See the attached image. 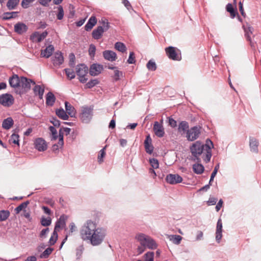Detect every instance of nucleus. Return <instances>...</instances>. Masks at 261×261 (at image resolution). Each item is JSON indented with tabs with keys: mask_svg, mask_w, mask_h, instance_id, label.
Masks as SVG:
<instances>
[{
	"mask_svg": "<svg viewBox=\"0 0 261 261\" xmlns=\"http://www.w3.org/2000/svg\"><path fill=\"white\" fill-rule=\"evenodd\" d=\"M54 50V46L53 45H49L45 49L42 50L41 56L42 57L48 58L51 56Z\"/></svg>",
	"mask_w": 261,
	"mask_h": 261,
	"instance_id": "a878e982",
	"label": "nucleus"
},
{
	"mask_svg": "<svg viewBox=\"0 0 261 261\" xmlns=\"http://www.w3.org/2000/svg\"><path fill=\"white\" fill-rule=\"evenodd\" d=\"M103 69L104 68L102 65L93 63L90 67L89 73L91 76H97L100 74Z\"/></svg>",
	"mask_w": 261,
	"mask_h": 261,
	"instance_id": "9d476101",
	"label": "nucleus"
},
{
	"mask_svg": "<svg viewBox=\"0 0 261 261\" xmlns=\"http://www.w3.org/2000/svg\"><path fill=\"white\" fill-rule=\"evenodd\" d=\"M32 83L35 85V82L32 80L24 76L20 77V87L24 91H27L31 89Z\"/></svg>",
	"mask_w": 261,
	"mask_h": 261,
	"instance_id": "f8f14e48",
	"label": "nucleus"
},
{
	"mask_svg": "<svg viewBox=\"0 0 261 261\" xmlns=\"http://www.w3.org/2000/svg\"><path fill=\"white\" fill-rule=\"evenodd\" d=\"M136 239L140 242L142 246L150 249H155L158 247L155 241L150 237L144 233H139L136 235Z\"/></svg>",
	"mask_w": 261,
	"mask_h": 261,
	"instance_id": "20e7f679",
	"label": "nucleus"
},
{
	"mask_svg": "<svg viewBox=\"0 0 261 261\" xmlns=\"http://www.w3.org/2000/svg\"><path fill=\"white\" fill-rule=\"evenodd\" d=\"M189 125L188 122L186 121H181L178 125V132L184 134L187 133V130L189 129Z\"/></svg>",
	"mask_w": 261,
	"mask_h": 261,
	"instance_id": "c756f323",
	"label": "nucleus"
},
{
	"mask_svg": "<svg viewBox=\"0 0 261 261\" xmlns=\"http://www.w3.org/2000/svg\"><path fill=\"white\" fill-rule=\"evenodd\" d=\"M51 223V219L50 217L45 218L42 217L41 219V224L43 226H48Z\"/></svg>",
	"mask_w": 261,
	"mask_h": 261,
	"instance_id": "8fccbe9b",
	"label": "nucleus"
},
{
	"mask_svg": "<svg viewBox=\"0 0 261 261\" xmlns=\"http://www.w3.org/2000/svg\"><path fill=\"white\" fill-rule=\"evenodd\" d=\"M59 145L63 146V145H64V140H63L64 133L63 132L62 128H61L59 130Z\"/></svg>",
	"mask_w": 261,
	"mask_h": 261,
	"instance_id": "6e6d98bb",
	"label": "nucleus"
},
{
	"mask_svg": "<svg viewBox=\"0 0 261 261\" xmlns=\"http://www.w3.org/2000/svg\"><path fill=\"white\" fill-rule=\"evenodd\" d=\"M75 56L74 54L71 53L69 55V65L71 67H73L75 65L74 63Z\"/></svg>",
	"mask_w": 261,
	"mask_h": 261,
	"instance_id": "338daca9",
	"label": "nucleus"
},
{
	"mask_svg": "<svg viewBox=\"0 0 261 261\" xmlns=\"http://www.w3.org/2000/svg\"><path fill=\"white\" fill-rule=\"evenodd\" d=\"M66 75L68 79L72 80L75 77V74L73 69L69 68H66L64 69Z\"/></svg>",
	"mask_w": 261,
	"mask_h": 261,
	"instance_id": "c03bdc74",
	"label": "nucleus"
},
{
	"mask_svg": "<svg viewBox=\"0 0 261 261\" xmlns=\"http://www.w3.org/2000/svg\"><path fill=\"white\" fill-rule=\"evenodd\" d=\"M19 0H8L7 7L9 10H13L18 5Z\"/></svg>",
	"mask_w": 261,
	"mask_h": 261,
	"instance_id": "ea45409f",
	"label": "nucleus"
},
{
	"mask_svg": "<svg viewBox=\"0 0 261 261\" xmlns=\"http://www.w3.org/2000/svg\"><path fill=\"white\" fill-rule=\"evenodd\" d=\"M102 55L104 59L110 62L115 61L117 58L116 54L110 50H106L102 52Z\"/></svg>",
	"mask_w": 261,
	"mask_h": 261,
	"instance_id": "aec40b11",
	"label": "nucleus"
},
{
	"mask_svg": "<svg viewBox=\"0 0 261 261\" xmlns=\"http://www.w3.org/2000/svg\"><path fill=\"white\" fill-rule=\"evenodd\" d=\"M153 129L155 135L159 138L163 137L165 135L164 128L163 125L158 121L154 122Z\"/></svg>",
	"mask_w": 261,
	"mask_h": 261,
	"instance_id": "2eb2a0df",
	"label": "nucleus"
},
{
	"mask_svg": "<svg viewBox=\"0 0 261 261\" xmlns=\"http://www.w3.org/2000/svg\"><path fill=\"white\" fill-rule=\"evenodd\" d=\"M58 12L57 14V19L58 20H62L64 17V10L62 6H59L57 7Z\"/></svg>",
	"mask_w": 261,
	"mask_h": 261,
	"instance_id": "864d4df0",
	"label": "nucleus"
},
{
	"mask_svg": "<svg viewBox=\"0 0 261 261\" xmlns=\"http://www.w3.org/2000/svg\"><path fill=\"white\" fill-rule=\"evenodd\" d=\"M34 1L35 0H22L21 5L23 8L27 9L29 7L30 4Z\"/></svg>",
	"mask_w": 261,
	"mask_h": 261,
	"instance_id": "e2e57ef3",
	"label": "nucleus"
},
{
	"mask_svg": "<svg viewBox=\"0 0 261 261\" xmlns=\"http://www.w3.org/2000/svg\"><path fill=\"white\" fill-rule=\"evenodd\" d=\"M201 127L200 126H194L188 129L186 133V138L189 141H194L197 139L201 134Z\"/></svg>",
	"mask_w": 261,
	"mask_h": 261,
	"instance_id": "0eeeda50",
	"label": "nucleus"
},
{
	"mask_svg": "<svg viewBox=\"0 0 261 261\" xmlns=\"http://www.w3.org/2000/svg\"><path fill=\"white\" fill-rule=\"evenodd\" d=\"M169 238L170 241L176 245L179 244L182 239V237L179 235H170Z\"/></svg>",
	"mask_w": 261,
	"mask_h": 261,
	"instance_id": "a19ab883",
	"label": "nucleus"
},
{
	"mask_svg": "<svg viewBox=\"0 0 261 261\" xmlns=\"http://www.w3.org/2000/svg\"><path fill=\"white\" fill-rule=\"evenodd\" d=\"M154 254L153 252H147L145 254V261H154Z\"/></svg>",
	"mask_w": 261,
	"mask_h": 261,
	"instance_id": "5fc2aeb1",
	"label": "nucleus"
},
{
	"mask_svg": "<svg viewBox=\"0 0 261 261\" xmlns=\"http://www.w3.org/2000/svg\"><path fill=\"white\" fill-rule=\"evenodd\" d=\"M35 147L39 151H44L47 149L45 141L41 138L36 139L34 142Z\"/></svg>",
	"mask_w": 261,
	"mask_h": 261,
	"instance_id": "dca6fc26",
	"label": "nucleus"
},
{
	"mask_svg": "<svg viewBox=\"0 0 261 261\" xmlns=\"http://www.w3.org/2000/svg\"><path fill=\"white\" fill-rule=\"evenodd\" d=\"M19 136L18 134H13L11 136L10 141H11L12 143L17 144L18 146H19Z\"/></svg>",
	"mask_w": 261,
	"mask_h": 261,
	"instance_id": "de8ad7c7",
	"label": "nucleus"
},
{
	"mask_svg": "<svg viewBox=\"0 0 261 261\" xmlns=\"http://www.w3.org/2000/svg\"><path fill=\"white\" fill-rule=\"evenodd\" d=\"M17 12H5L3 14V19L9 20L15 18L17 16Z\"/></svg>",
	"mask_w": 261,
	"mask_h": 261,
	"instance_id": "e433bc0d",
	"label": "nucleus"
},
{
	"mask_svg": "<svg viewBox=\"0 0 261 261\" xmlns=\"http://www.w3.org/2000/svg\"><path fill=\"white\" fill-rule=\"evenodd\" d=\"M135 54L134 52L132 51L129 54V56L128 57V59L127 60V62L129 64H134L136 62V60L135 59Z\"/></svg>",
	"mask_w": 261,
	"mask_h": 261,
	"instance_id": "69168bd1",
	"label": "nucleus"
},
{
	"mask_svg": "<svg viewBox=\"0 0 261 261\" xmlns=\"http://www.w3.org/2000/svg\"><path fill=\"white\" fill-rule=\"evenodd\" d=\"M106 236V230L105 229L101 227L97 228L93 231V233L90 236L89 241L92 246H98L100 245Z\"/></svg>",
	"mask_w": 261,
	"mask_h": 261,
	"instance_id": "f03ea898",
	"label": "nucleus"
},
{
	"mask_svg": "<svg viewBox=\"0 0 261 261\" xmlns=\"http://www.w3.org/2000/svg\"><path fill=\"white\" fill-rule=\"evenodd\" d=\"M65 108L66 113L71 117H75V108L70 104L68 101L65 102Z\"/></svg>",
	"mask_w": 261,
	"mask_h": 261,
	"instance_id": "bb28decb",
	"label": "nucleus"
},
{
	"mask_svg": "<svg viewBox=\"0 0 261 261\" xmlns=\"http://www.w3.org/2000/svg\"><path fill=\"white\" fill-rule=\"evenodd\" d=\"M30 203V201L27 200L24 202L21 203L19 205L16 207L14 211L16 214H19L22 210H24L27 207L28 205Z\"/></svg>",
	"mask_w": 261,
	"mask_h": 261,
	"instance_id": "4c0bfd02",
	"label": "nucleus"
},
{
	"mask_svg": "<svg viewBox=\"0 0 261 261\" xmlns=\"http://www.w3.org/2000/svg\"><path fill=\"white\" fill-rule=\"evenodd\" d=\"M77 75L79 76H86L88 72V68L84 64L77 65L76 67Z\"/></svg>",
	"mask_w": 261,
	"mask_h": 261,
	"instance_id": "b1692460",
	"label": "nucleus"
},
{
	"mask_svg": "<svg viewBox=\"0 0 261 261\" xmlns=\"http://www.w3.org/2000/svg\"><path fill=\"white\" fill-rule=\"evenodd\" d=\"M122 74H123V73L122 71H120L117 70V69H116L114 70V80L115 81H118V80H119L120 76H122Z\"/></svg>",
	"mask_w": 261,
	"mask_h": 261,
	"instance_id": "052dcab7",
	"label": "nucleus"
},
{
	"mask_svg": "<svg viewBox=\"0 0 261 261\" xmlns=\"http://www.w3.org/2000/svg\"><path fill=\"white\" fill-rule=\"evenodd\" d=\"M48 35V32L45 31L41 34H39L38 32H34L31 36V39L37 38L36 41L38 43L41 42Z\"/></svg>",
	"mask_w": 261,
	"mask_h": 261,
	"instance_id": "393cba45",
	"label": "nucleus"
},
{
	"mask_svg": "<svg viewBox=\"0 0 261 261\" xmlns=\"http://www.w3.org/2000/svg\"><path fill=\"white\" fill-rule=\"evenodd\" d=\"M28 30V26L22 22H18L14 25V31L18 34H22L25 33Z\"/></svg>",
	"mask_w": 261,
	"mask_h": 261,
	"instance_id": "412c9836",
	"label": "nucleus"
},
{
	"mask_svg": "<svg viewBox=\"0 0 261 261\" xmlns=\"http://www.w3.org/2000/svg\"><path fill=\"white\" fill-rule=\"evenodd\" d=\"M14 101V98L10 94L5 93L0 95V104L4 107H10L13 104Z\"/></svg>",
	"mask_w": 261,
	"mask_h": 261,
	"instance_id": "6e6552de",
	"label": "nucleus"
},
{
	"mask_svg": "<svg viewBox=\"0 0 261 261\" xmlns=\"http://www.w3.org/2000/svg\"><path fill=\"white\" fill-rule=\"evenodd\" d=\"M242 27L244 31L245 36L246 39L251 42V35L253 33V27H252L248 23H246V24H244L243 25Z\"/></svg>",
	"mask_w": 261,
	"mask_h": 261,
	"instance_id": "5701e85b",
	"label": "nucleus"
},
{
	"mask_svg": "<svg viewBox=\"0 0 261 261\" xmlns=\"http://www.w3.org/2000/svg\"><path fill=\"white\" fill-rule=\"evenodd\" d=\"M62 217L60 218V219L57 221L56 222L54 230V234L56 236L57 233L59 229L61 227V226H63L65 224V221L63 220H61Z\"/></svg>",
	"mask_w": 261,
	"mask_h": 261,
	"instance_id": "c9c22d12",
	"label": "nucleus"
},
{
	"mask_svg": "<svg viewBox=\"0 0 261 261\" xmlns=\"http://www.w3.org/2000/svg\"><path fill=\"white\" fill-rule=\"evenodd\" d=\"M49 129L52 134L51 140H56L57 139L58 136L56 129L53 126H50L49 127Z\"/></svg>",
	"mask_w": 261,
	"mask_h": 261,
	"instance_id": "3c124183",
	"label": "nucleus"
},
{
	"mask_svg": "<svg viewBox=\"0 0 261 261\" xmlns=\"http://www.w3.org/2000/svg\"><path fill=\"white\" fill-rule=\"evenodd\" d=\"M183 180L181 176L177 174H169L166 176V181L171 185L181 183Z\"/></svg>",
	"mask_w": 261,
	"mask_h": 261,
	"instance_id": "9b49d317",
	"label": "nucleus"
},
{
	"mask_svg": "<svg viewBox=\"0 0 261 261\" xmlns=\"http://www.w3.org/2000/svg\"><path fill=\"white\" fill-rule=\"evenodd\" d=\"M49 229L48 227L43 229L40 233L39 237L42 239L46 238L47 237V234L49 232Z\"/></svg>",
	"mask_w": 261,
	"mask_h": 261,
	"instance_id": "4d7b16f0",
	"label": "nucleus"
},
{
	"mask_svg": "<svg viewBox=\"0 0 261 261\" xmlns=\"http://www.w3.org/2000/svg\"><path fill=\"white\" fill-rule=\"evenodd\" d=\"M259 142L255 138L249 137V147L251 152L257 153L258 152Z\"/></svg>",
	"mask_w": 261,
	"mask_h": 261,
	"instance_id": "6ab92c4d",
	"label": "nucleus"
},
{
	"mask_svg": "<svg viewBox=\"0 0 261 261\" xmlns=\"http://www.w3.org/2000/svg\"><path fill=\"white\" fill-rule=\"evenodd\" d=\"M144 144L146 152L149 154H152L154 147L152 144V139L149 135L146 137Z\"/></svg>",
	"mask_w": 261,
	"mask_h": 261,
	"instance_id": "f3484780",
	"label": "nucleus"
},
{
	"mask_svg": "<svg viewBox=\"0 0 261 261\" xmlns=\"http://www.w3.org/2000/svg\"><path fill=\"white\" fill-rule=\"evenodd\" d=\"M110 28V24L108 21H102V25L98 26L95 29L92 33V37L96 40H98L101 38L104 32L107 31Z\"/></svg>",
	"mask_w": 261,
	"mask_h": 261,
	"instance_id": "423d86ee",
	"label": "nucleus"
},
{
	"mask_svg": "<svg viewBox=\"0 0 261 261\" xmlns=\"http://www.w3.org/2000/svg\"><path fill=\"white\" fill-rule=\"evenodd\" d=\"M96 23L97 19L96 17L94 16H92L89 18L88 22L85 25V30L86 31H90L93 28V27L96 24Z\"/></svg>",
	"mask_w": 261,
	"mask_h": 261,
	"instance_id": "cd10ccee",
	"label": "nucleus"
},
{
	"mask_svg": "<svg viewBox=\"0 0 261 261\" xmlns=\"http://www.w3.org/2000/svg\"><path fill=\"white\" fill-rule=\"evenodd\" d=\"M193 170L194 173L197 174H200L204 171V166L201 164H195L193 165Z\"/></svg>",
	"mask_w": 261,
	"mask_h": 261,
	"instance_id": "f704fd0d",
	"label": "nucleus"
},
{
	"mask_svg": "<svg viewBox=\"0 0 261 261\" xmlns=\"http://www.w3.org/2000/svg\"><path fill=\"white\" fill-rule=\"evenodd\" d=\"M222 222L221 219H218L217 223L216 231V240L218 243H219L222 237Z\"/></svg>",
	"mask_w": 261,
	"mask_h": 261,
	"instance_id": "4be33fe9",
	"label": "nucleus"
},
{
	"mask_svg": "<svg viewBox=\"0 0 261 261\" xmlns=\"http://www.w3.org/2000/svg\"><path fill=\"white\" fill-rule=\"evenodd\" d=\"M14 121L11 117H8L4 120L2 123V127L5 129H9L13 125Z\"/></svg>",
	"mask_w": 261,
	"mask_h": 261,
	"instance_id": "72a5a7b5",
	"label": "nucleus"
},
{
	"mask_svg": "<svg viewBox=\"0 0 261 261\" xmlns=\"http://www.w3.org/2000/svg\"><path fill=\"white\" fill-rule=\"evenodd\" d=\"M206 149V143L202 144L200 141H197L190 147V151L193 157V161L197 163L200 162L199 156L202 154L204 150Z\"/></svg>",
	"mask_w": 261,
	"mask_h": 261,
	"instance_id": "7ed1b4c3",
	"label": "nucleus"
},
{
	"mask_svg": "<svg viewBox=\"0 0 261 261\" xmlns=\"http://www.w3.org/2000/svg\"><path fill=\"white\" fill-rule=\"evenodd\" d=\"M56 101V97L51 92H49L46 95V105L48 106H53Z\"/></svg>",
	"mask_w": 261,
	"mask_h": 261,
	"instance_id": "c85d7f7f",
	"label": "nucleus"
},
{
	"mask_svg": "<svg viewBox=\"0 0 261 261\" xmlns=\"http://www.w3.org/2000/svg\"><path fill=\"white\" fill-rule=\"evenodd\" d=\"M58 233H57V235L56 236L54 234V232H53L52 235L48 241V244L49 245H54L56 243L58 239Z\"/></svg>",
	"mask_w": 261,
	"mask_h": 261,
	"instance_id": "bf43d9fd",
	"label": "nucleus"
},
{
	"mask_svg": "<svg viewBox=\"0 0 261 261\" xmlns=\"http://www.w3.org/2000/svg\"><path fill=\"white\" fill-rule=\"evenodd\" d=\"M50 122L54 125L53 126L54 127H59L60 125V121L56 117H53Z\"/></svg>",
	"mask_w": 261,
	"mask_h": 261,
	"instance_id": "0e129e2a",
	"label": "nucleus"
},
{
	"mask_svg": "<svg viewBox=\"0 0 261 261\" xmlns=\"http://www.w3.org/2000/svg\"><path fill=\"white\" fill-rule=\"evenodd\" d=\"M149 163L153 169H157L159 167V163L158 160L156 159L152 158L149 159Z\"/></svg>",
	"mask_w": 261,
	"mask_h": 261,
	"instance_id": "603ef678",
	"label": "nucleus"
},
{
	"mask_svg": "<svg viewBox=\"0 0 261 261\" xmlns=\"http://www.w3.org/2000/svg\"><path fill=\"white\" fill-rule=\"evenodd\" d=\"M169 124L172 128H174L177 126V122L171 117H169Z\"/></svg>",
	"mask_w": 261,
	"mask_h": 261,
	"instance_id": "774afa93",
	"label": "nucleus"
},
{
	"mask_svg": "<svg viewBox=\"0 0 261 261\" xmlns=\"http://www.w3.org/2000/svg\"><path fill=\"white\" fill-rule=\"evenodd\" d=\"M10 216V212L8 210L0 211V221H5Z\"/></svg>",
	"mask_w": 261,
	"mask_h": 261,
	"instance_id": "37998d69",
	"label": "nucleus"
},
{
	"mask_svg": "<svg viewBox=\"0 0 261 261\" xmlns=\"http://www.w3.org/2000/svg\"><path fill=\"white\" fill-rule=\"evenodd\" d=\"M34 93L35 95H38L39 99L43 98V94L44 92V88H42L40 85H35L33 88Z\"/></svg>",
	"mask_w": 261,
	"mask_h": 261,
	"instance_id": "473e14b6",
	"label": "nucleus"
},
{
	"mask_svg": "<svg viewBox=\"0 0 261 261\" xmlns=\"http://www.w3.org/2000/svg\"><path fill=\"white\" fill-rule=\"evenodd\" d=\"M84 250V247L83 245H81L79 246L76 250V255L77 256V259L80 258L83 253V251Z\"/></svg>",
	"mask_w": 261,
	"mask_h": 261,
	"instance_id": "680f3d73",
	"label": "nucleus"
},
{
	"mask_svg": "<svg viewBox=\"0 0 261 261\" xmlns=\"http://www.w3.org/2000/svg\"><path fill=\"white\" fill-rule=\"evenodd\" d=\"M97 228L95 222L88 220L82 227L80 230L81 238L84 241H88L93 231Z\"/></svg>",
	"mask_w": 261,
	"mask_h": 261,
	"instance_id": "f257e3e1",
	"label": "nucleus"
},
{
	"mask_svg": "<svg viewBox=\"0 0 261 261\" xmlns=\"http://www.w3.org/2000/svg\"><path fill=\"white\" fill-rule=\"evenodd\" d=\"M165 51L167 56L170 59L175 61H180L181 60V56L177 54L175 47L169 46L165 48Z\"/></svg>",
	"mask_w": 261,
	"mask_h": 261,
	"instance_id": "1a4fd4ad",
	"label": "nucleus"
},
{
	"mask_svg": "<svg viewBox=\"0 0 261 261\" xmlns=\"http://www.w3.org/2000/svg\"><path fill=\"white\" fill-rule=\"evenodd\" d=\"M214 145L212 141L207 139L206 141V153L205 158L204 159V161L206 163H208L210 161L211 157H212V151L211 148L213 147Z\"/></svg>",
	"mask_w": 261,
	"mask_h": 261,
	"instance_id": "ddd939ff",
	"label": "nucleus"
},
{
	"mask_svg": "<svg viewBox=\"0 0 261 261\" xmlns=\"http://www.w3.org/2000/svg\"><path fill=\"white\" fill-rule=\"evenodd\" d=\"M107 146L104 147L102 149H101L99 152L98 155V162L100 163L103 162V158L105 157L106 155L105 149L106 148Z\"/></svg>",
	"mask_w": 261,
	"mask_h": 261,
	"instance_id": "09e8293b",
	"label": "nucleus"
},
{
	"mask_svg": "<svg viewBox=\"0 0 261 261\" xmlns=\"http://www.w3.org/2000/svg\"><path fill=\"white\" fill-rule=\"evenodd\" d=\"M99 81L97 79H93L89 81L86 83L85 85V88L91 89L95 86L98 85Z\"/></svg>",
	"mask_w": 261,
	"mask_h": 261,
	"instance_id": "79ce46f5",
	"label": "nucleus"
},
{
	"mask_svg": "<svg viewBox=\"0 0 261 261\" xmlns=\"http://www.w3.org/2000/svg\"><path fill=\"white\" fill-rule=\"evenodd\" d=\"M54 249L51 247L46 248L40 255L41 258H46L52 253Z\"/></svg>",
	"mask_w": 261,
	"mask_h": 261,
	"instance_id": "a18cd8bd",
	"label": "nucleus"
},
{
	"mask_svg": "<svg viewBox=\"0 0 261 261\" xmlns=\"http://www.w3.org/2000/svg\"><path fill=\"white\" fill-rule=\"evenodd\" d=\"M51 62L54 66H60L64 61L63 54L61 51L55 53L54 56L51 58Z\"/></svg>",
	"mask_w": 261,
	"mask_h": 261,
	"instance_id": "4468645a",
	"label": "nucleus"
},
{
	"mask_svg": "<svg viewBox=\"0 0 261 261\" xmlns=\"http://www.w3.org/2000/svg\"><path fill=\"white\" fill-rule=\"evenodd\" d=\"M115 48L122 53H124L126 50V47L125 44L120 42H117L115 43Z\"/></svg>",
	"mask_w": 261,
	"mask_h": 261,
	"instance_id": "58836bf2",
	"label": "nucleus"
},
{
	"mask_svg": "<svg viewBox=\"0 0 261 261\" xmlns=\"http://www.w3.org/2000/svg\"><path fill=\"white\" fill-rule=\"evenodd\" d=\"M93 107H83L81 109V113L80 115V118L83 123H89L93 116Z\"/></svg>",
	"mask_w": 261,
	"mask_h": 261,
	"instance_id": "39448f33",
	"label": "nucleus"
},
{
	"mask_svg": "<svg viewBox=\"0 0 261 261\" xmlns=\"http://www.w3.org/2000/svg\"><path fill=\"white\" fill-rule=\"evenodd\" d=\"M226 11L230 13V17L234 18L238 14V12L236 8H234L231 4L228 3L226 6Z\"/></svg>",
	"mask_w": 261,
	"mask_h": 261,
	"instance_id": "2f4dec72",
	"label": "nucleus"
},
{
	"mask_svg": "<svg viewBox=\"0 0 261 261\" xmlns=\"http://www.w3.org/2000/svg\"><path fill=\"white\" fill-rule=\"evenodd\" d=\"M95 51H96L95 46L93 44H90L89 46V54L90 56V57H94L95 56Z\"/></svg>",
	"mask_w": 261,
	"mask_h": 261,
	"instance_id": "13d9d810",
	"label": "nucleus"
},
{
	"mask_svg": "<svg viewBox=\"0 0 261 261\" xmlns=\"http://www.w3.org/2000/svg\"><path fill=\"white\" fill-rule=\"evenodd\" d=\"M146 67L149 70L155 71L156 69V65L154 61L150 60L146 64Z\"/></svg>",
	"mask_w": 261,
	"mask_h": 261,
	"instance_id": "49530a36",
	"label": "nucleus"
},
{
	"mask_svg": "<svg viewBox=\"0 0 261 261\" xmlns=\"http://www.w3.org/2000/svg\"><path fill=\"white\" fill-rule=\"evenodd\" d=\"M56 114L59 118L62 120H66L69 118L68 115L63 108L56 109Z\"/></svg>",
	"mask_w": 261,
	"mask_h": 261,
	"instance_id": "7c9ffc66",
	"label": "nucleus"
},
{
	"mask_svg": "<svg viewBox=\"0 0 261 261\" xmlns=\"http://www.w3.org/2000/svg\"><path fill=\"white\" fill-rule=\"evenodd\" d=\"M10 86L14 88L20 87V77L17 74H13L9 80Z\"/></svg>",
	"mask_w": 261,
	"mask_h": 261,
	"instance_id": "a211bd4d",
	"label": "nucleus"
}]
</instances>
